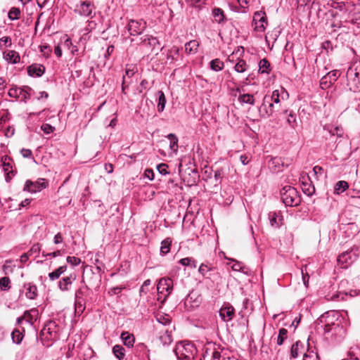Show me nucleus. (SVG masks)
<instances>
[{"mask_svg":"<svg viewBox=\"0 0 360 360\" xmlns=\"http://www.w3.org/2000/svg\"><path fill=\"white\" fill-rule=\"evenodd\" d=\"M161 51L162 55L166 53L167 61L166 63H172L175 60H177L178 57L179 56V50L177 46H172L169 49H166L165 48H162Z\"/></svg>","mask_w":360,"mask_h":360,"instance_id":"nucleus-22","label":"nucleus"},{"mask_svg":"<svg viewBox=\"0 0 360 360\" xmlns=\"http://www.w3.org/2000/svg\"><path fill=\"white\" fill-rule=\"evenodd\" d=\"M349 360H360V347H352L349 352Z\"/></svg>","mask_w":360,"mask_h":360,"instance_id":"nucleus-46","label":"nucleus"},{"mask_svg":"<svg viewBox=\"0 0 360 360\" xmlns=\"http://www.w3.org/2000/svg\"><path fill=\"white\" fill-rule=\"evenodd\" d=\"M340 76L339 70H334L326 74L321 79V86L322 89L330 86Z\"/></svg>","mask_w":360,"mask_h":360,"instance_id":"nucleus-19","label":"nucleus"},{"mask_svg":"<svg viewBox=\"0 0 360 360\" xmlns=\"http://www.w3.org/2000/svg\"><path fill=\"white\" fill-rule=\"evenodd\" d=\"M349 188V184L346 181H338L334 186V194L340 195Z\"/></svg>","mask_w":360,"mask_h":360,"instance_id":"nucleus-34","label":"nucleus"},{"mask_svg":"<svg viewBox=\"0 0 360 360\" xmlns=\"http://www.w3.org/2000/svg\"><path fill=\"white\" fill-rule=\"evenodd\" d=\"M146 23L142 20H131L127 25V29L131 35H138L145 29Z\"/></svg>","mask_w":360,"mask_h":360,"instance_id":"nucleus-20","label":"nucleus"},{"mask_svg":"<svg viewBox=\"0 0 360 360\" xmlns=\"http://www.w3.org/2000/svg\"><path fill=\"white\" fill-rule=\"evenodd\" d=\"M252 22L255 25L254 30L256 32H264L268 25L266 13L264 11H256L253 15Z\"/></svg>","mask_w":360,"mask_h":360,"instance_id":"nucleus-12","label":"nucleus"},{"mask_svg":"<svg viewBox=\"0 0 360 360\" xmlns=\"http://www.w3.org/2000/svg\"><path fill=\"white\" fill-rule=\"evenodd\" d=\"M41 250V245L39 243L34 244L27 253L31 256L33 254H39Z\"/></svg>","mask_w":360,"mask_h":360,"instance_id":"nucleus-57","label":"nucleus"},{"mask_svg":"<svg viewBox=\"0 0 360 360\" xmlns=\"http://www.w3.org/2000/svg\"><path fill=\"white\" fill-rule=\"evenodd\" d=\"M281 200L285 206L296 207L301 200L297 191L294 187L285 186L281 190Z\"/></svg>","mask_w":360,"mask_h":360,"instance_id":"nucleus-9","label":"nucleus"},{"mask_svg":"<svg viewBox=\"0 0 360 360\" xmlns=\"http://www.w3.org/2000/svg\"><path fill=\"white\" fill-rule=\"evenodd\" d=\"M346 77L347 86L353 91H360V62H354L348 68Z\"/></svg>","mask_w":360,"mask_h":360,"instance_id":"nucleus-7","label":"nucleus"},{"mask_svg":"<svg viewBox=\"0 0 360 360\" xmlns=\"http://www.w3.org/2000/svg\"><path fill=\"white\" fill-rule=\"evenodd\" d=\"M32 313H36V315H37V311L36 309L26 311L23 315L25 317V320H26L30 324H32L34 321L36 320V319L34 318V316L32 314Z\"/></svg>","mask_w":360,"mask_h":360,"instance_id":"nucleus-49","label":"nucleus"},{"mask_svg":"<svg viewBox=\"0 0 360 360\" xmlns=\"http://www.w3.org/2000/svg\"><path fill=\"white\" fill-rule=\"evenodd\" d=\"M76 279L75 274H70L69 276L63 278L58 283V287L62 291H68L70 285Z\"/></svg>","mask_w":360,"mask_h":360,"instance_id":"nucleus-24","label":"nucleus"},{"mask_svg":"<svg viewBox=\"0 0 360 360\" xmlns=\"http://www.w3.org/2000/svg\"><path fill=\"white\" fill-rule=\"evenodd\" d=\"M222 177H223L222 169H217L214 172V179L215 181V185H217V184L221 183Z\"/></svg>","mask_w":360,"mask_h":360,"instance_id":"nucleus-55","label":"nucleus"},{"mask_svg":"<svg viewBox=\"0 0 360 360\" xmlns=\"http://www.w3.org/2000/svg\"><path fill=\"white\" fill-rule=\"evenodd\" d=\"M11 336H12V339H13V342L17 344L20 343L23 338L22 333L21 332H20V330H16V329L13 331Z\"/></svg>","mask_w":360,"mask_h":360,"instance_id":"nucleus-51","label":"nucleus"},{"mask_svg":"<svg viewBox=\"0 0 360 360\" xmlns=\"http://www.w3.org/2000/svg\"><path fill=\"white\" fill-rule=\"evenodd\" d=\"M360 255V249L357 246H353L349 250L338 255V264L342 269H347L356 262Z\"/></svg>","mask_w":360,"mask_h":360,"instance_id":"nucleus-8","label":"nucleus"},{"mask_svg":"<svg viewBox=\"0 0 360 360\" xmlns=\"http://www.w3.org/2000/svg\"><path fill=\"white\" fill-rule=\"evenodd\" d=\"M67 262L73 266H77L81 262V259L76 257H68Z\"/></svg>","mask_w":360,"mask_h":360,"instance_id":"nucleus-63","label":"nucleus"},{"mask_svg":"<svg viewBox=\"0 0 360 360\" xmlns=\"http://www.w3.org/2000/svg\"><path fill=\"white\" fill-rule=\"evenodd\" d=\"M101 282L100 277L93 271L87 272L82 276V283H84L85 288L87 290L91 287H98Z\"/></svg>","mask_w":360,"mask_h":360,"instance_id":"nucleus-16","label":"nucleus"},{"mask_svg":"<svg viewBox=\"0 0 360 360\" xmlns=\"http://www.w3.org/2000/svg\"><path fill=\"white\" fill-rule=\"evenodd\" d=\"M212 270V266L208 264L202 263L198 269V272L205 276L209 271Z\"/></svg>","mask_w":360,"mask_h":360,"instance_id":"nucleus-48","label":"nucleus"},{"mask_svg":"<svg viewBox=\"0 0 360 360\" xmlns=\"http://www.w3.org/2000/svg\"><path fill=\"white\" fill-rule=\"evenodd\" d=\"M172 243V239L169 237L163 240L160 243V254L161 255H166L169 252Z\"/></svg>","mask_w":360,"mask_h":360,"instance_id":"nucleus-29","label":"nucleus"},{"mask_svg":"<svg viewBox=\"0 0 360 360\" xmlns=\"http://www.w3.org/2000/svg\"><path fill=\"white\" fill-rule=\"evenodd\" d=\"M339 313L336 311H329L323 314L319 319V324L324 330L328 338H330L334 342H340L345 337V330L342 326H340Z\"/></svg>","mask_w":360,"mask_h":360,"instance_id":"nucleus-1","label":"nucleus"},{"mask_svg":"<svg viewBox=\"0 0 360 360\" xmlns=\"http://www.w3.org/2000/svg\"><path fill=\"white\" fill-rule=\"evenodd\" d=\"M200 360H238V359L228 349L209 344L205 348Z\"/></svg>","mask_w":360,"mask_h":360,"instance_id":"nucleus-3","label":"nucleus"},{"mask_svg":"<svg viewBox=\"0 0 360 360\" xmlns=\"http://www.w3.org/2000/svg\"><path fill=\"white\" fill-rule=\"evenodd\" d=\"M324 130L327 131L331 136H337L342 137L344 134L343 129L338 126L326 125L323 127Z\"/></svg>","mask_w":360,"mask_h":360,"instance_id":"nucleus-28","label":"nucleus"},{"mask_svg":"<svg viewBox=\"0 0 360 360\" xmlns=\"http://www.w3.org/2000/svg\"><path fill=\"white\" fill-rule=\"evenodd\" d=\"M288 96V93L284 89L281 88L280 90L276 89L273 91L271 94H266L265 102L268 103L271 101L281 109L282 102L287 100Z\"/></svg>","mask_w":360,"mask_h":360,"instance_id":"nucleus-10","label":"nucleus"},{"mask_svg":"<svg viewBox=\"0 0 360 360\" xmlns=\"http://www.w3.org/2000/svg\"><path fill=\"white\" fill-rule=\"evenodd\" d=\"M303 360H319V356L314 351H308L304 354Z\"/></svg>","mask_w":360,"mask_h":360,"instance_id":"nucleus-52","label":"nucleus"},{"mask_svg":"<svg viewBox=\"0 0 360 360\" xmlns=\"http://www.w3.org/2000/svg\"><path fill=\"white\" fill-rule=\"evenodd\" d=\"M287 122L293 128L297 126L296 116L292 111L288 114Z\"/></svg>","mask_w":360,"mask_h":360,"instance_id":"nucleus-54","label":"nucleus"},{"mask_svg":"<svg viewBox=\"0 0 360 360\" xmlns=\"http://www.w3.org/2000/svg\"><path fill=\"white\" fill-rule=\"evenodd\" d=\"M12 44L11 39L9 37H3L0 39V48L2 49L4 45L11 46Z\"/></svg>","mask_w":360,"mask_h":360,"instance_id":"nucleus-58","label":"nucleus"},{"mask_svg":"<svg viewBox=\"0 0 360 360\" xmlns=\"http://www.w3.org/2000/svg\"><path fill=\"white\" fill-rule=\"evenodd\" d=\"M248 67L249 66L245 62V60L243 59H239L234 66V70L237 72L243 73L248 70Z\"/></svg>","mask_w":360,"mask_h":360,"instance_id":"nucleus-42","label":"nucleus"},{"mask_svg":"<svg viewBox=\"0 0 360 360\" xmlns=\"http://www.w3.org/2000/svg\"><path fill=\"white\" fill-rule=\"evenodd\" d=\"M212 15L214 18V21L220 24L225 21V15L224 11L220 8H214L212 10Z\"/></svg>","mask_w":360,"mask_h":360,"instance_id":"nucleus-35","label":"nucleus"},{"mask_svg":"<svg viewBox=\"0 0 360 360\" xmlns=\"http://www.w3.org/2000/svg\"><path fill=\"white\" fill-rule=\"evenodd\" d=\"M269 219L271 226H272L274 227L278 228L282 224V223H281L282 217L281 216L278 218V214L275 212H271L269 213Z\"/></svg>","mask_w":360,"mask_h":360,"instance_id":"nucleus-33","label":"nucleus"},{"mask_svg":"<svg viewBox=\"0 0 360 360\" xmlns=\"http://www.w3.org/2000/svg\"><path fill=\"white\" fill-rule=\"evenodd\" d=\"M18 98H20L21 101H26L30 98V94L25 89H19V94Z\"/></svg>","mask_w":360,"mask_h":360,"instance_id":"nucleus-56","label":"nucleus"},{"mask_svg":"<svg viewBox=\"0 0 360 360\" xmlns=\"http://www.w3.org/2000/svg\"><path fill=\"white\" fill-rule=\"evenodd\" d=\"M20 11L18 8L13 7L8 12V18L11 20H17L20 18Z\"/></svg>","mask_w":360,"mask_h":360,"instance_id":"nucleus-50","label":"nucleus"},{"mask_svg":"<svg viewBox=\"0 0 360 360\" xmlns=\"http://www.w3.org/2000/svg\"><path fill=\"white\" fill-rule=\"evenodd\" d=\"M302 189L309 196H311L315 192V188L311 182L302 181Z\"/></svg>","mask_w":360,"mask_h":360,"instance_id":"nucleus-39","label":"nucleus"},{"mask_svg":"<svg viewBox=\"0 0 360 360\" xmlns=\"http://www.w3.org/2000/svg\"><path fill=\"white\" fill-rule=\"evenodd\" d=\"M27 291L25 295L28 299L34 300L37 296V288L35 285L27 283L25 285Z\"/></svg>","mask_w":360,"mask_h":360,"instance_id":"nucleus-30","label":"nucleus"},{"mask_svg":"<svg viewBox=\"0 0 360 360\" xmlns=\"http://www.w3.org/2000/svg\"><path fill=\"white\" fill-rule=\"evenodd\" d=\"M48 182L44 179H40L36 181L27 180L25 184L24 190L31 193H36L46 188Z\"/></svg>","mask_w":360,"mask_h":360,"instance_id":"nucleus-15","label":"nucleus"},{"mask_svg":"<svg viewBox=\"0 0 360 360\" xmlns=\"http://www.w3.org/2000/svg\"><path fill=\"white\" fill-rule=\"evenodd\" d=\"M210 65L211 70L216 72L221 70L224 67V63L219 58L211 60Z\"/></svg>","mask_w":360,"mask_h":360,"instance_id":"nucleus-41","label":"nucleus"},{"mask_svg":"<svg viewBox=\"0 0 360 360\" xmlns=\"http://www.w3.org/2000/svg\"><path fill=\"white\" fill-rule=\"evenodd\" d=\"M199 42L197 40H191L185 44L186 52L188 54H195L198 51Z\"/></svg>","mask_w":360,"mask_h":360,"instance_id":"nucleus-31","label":"nucleus"},{"mask_svg":"<svg viewBox=\"0 0 360 360\" xmlns=\"http://www.w3.org/2000/svg\"><path fill=\"white\" fill-rule=\"evenodd\" d=\"M198 350L193 343L184 340L178 342L170 354H174L179 360H193Z\"/></svg>","mask_w":360,"mask_h":360,"instance_id":"nucleus-5","label":"nucleus"},{"mask_svg":"<svg viewBox=\"0 0 360 360\" xmlns=\"http://www.w3.org/2000/svg\"><path fill=\"white\" fill-rule=\"evenodd\" d=\"M178 137L174 134H168L165 139L160 141L161 148H159V153L164 157H172L178 151Z\"/></svg>","mask_w":360,"mask_h":360,"instance_id":"nucleus-6","label":"nucleus"},{"mask_svg":"<svg viewBox=\"0 0 360 360\" xmlns=\"http://www.w3.org/2000/svg\"><path fill=\"white\" fill-rule=\"evenodd\" d=\"M179 172L183 181L189 186L196 184L200 175L193 159L184 157L179 165Z\"/></svg>","mask_w":360,"mask_h":360,"instance_id":"nucleus-2","label":"nucleus"},{"mask_svg":"<svg viewBox=\"0 0 360 360\" xmlns=\"http://www.w3.org/2000/svg\"><path fill=\"white\" fill-rule=\"evenodd\" d=\"M4 58L13 64H16L20 62V57L19 53L13 50H8L4 51Z\"/></svg>","mask_w":360,"mask_h":360,"instance_id":"nucleus-25","label":"nucleus"},{"mask_svg":"<svg viewBox=\"0 0 360 360\" xmlns=\"http://www.w3.org/2000/svg\"><path fill=\"white\" fill-rule=\"evenodd\" d=\"M86 292L83 288H79L75 292V313L81 314L85 309L86 307Z\"/></svg>","mask_w":360,"mask_h":360,"instance_id":"nucleus-13","label":"nucleus"},{"mask_svg":"<svg viewBox=\"0 0 360 360\" xmlns=\"http://www.w3.org/2000/svg\"><path fill=\"white\" fill-rule=\"evenodd\" d=\"M270 63L266 58L262 59L259 63V72L262 74H269L270 72Z\"/></svg>","mask_w":360,"mask_h":360,"instance_id":"nucleus-38","label":"nucleus"},{"mask_svg":"<svg viewBox=\"0 0 360 360\" xmlns=\"http://www.w3.org/2000/svg\"><path fill=\"white\" fill-rule=\"evenodd\" d=\"M174 326L171 323V317L168 314H159V340L163 347L169 345L173 342L172 332Z\"/></svg>","mask_w":360,"mask_h":360,"instance_id":"nucleus-4","label":"nucleus"},{"mask_svg":"<svg viewBox=\"0 0 360 360\" xmlns=\"http://www.w3.org/2000/svg\"><path fill=\"white\" fill-rule=\"evenodd\" d=\"M221 319L228 322L233 319L235 314V309L233 307L229 302H225L219 311Z\"/></svg>","mask_w":360,"mask_h":360,"instance_id":"nucleus-17","label":"nucleus"},{"mask_svg":"<svg viewBox=\"0 0 360 360\" xmlns=\"http://www.w3.org/2000/svg\"><path fill=\"white\" fill-rule=\"evenodd\" d=\"M283 167L284 162L281 160V158H272L269 161V167L273 172H279L282 171Z\"/></svg>","mask_w":360,"mask_h":360,"instance_id":"nucleus-23","label":"nucleus"},{"mask_svg":"<svg viewBox=\"0 0 360 360\" xmlns=\"http://www.w3.org/2000/svg\"><path fill=\"white\" fill-rule=\"evenodd\" d=\"M179 263L183 266H191L192 268H195L197 266V262L192 257H185L181 259L179 261Z\"/></svg>","mask_w":360,"mask_h":360,"instance_id":"nucleus-45","label":"nucleus"},{"mask_svg":"<svg viewBox=\"0 0 360 360\" xmlns=\"http://www.w3.org/2000/svg\"><path fill=\"white\" fill-rule=\"evenodd\" d=\"M121 338L122 339L124 344L129 347H132L135 341L134 336L129 332L122 333Z\"/></svg>","mask_w":360,"mask_h":360,"instance_id":"nucleus-36","label":"nucleus"},{"mask_svg":"<svg viewBox=\"0 0 360 360\" xmlns=\"http://www.w3.org/2000/svg\"><path fill=\"white\" fill-rule=\"evenodd\" d=\"M67 269L66 266H61L57 269L49 274V276L51 281H54L60 277Z\"/></svg>","mask_w":360,"mask_h":360,"instance_id":"nucleus-43","label":"nucleus"},{"mask_svg":"<svg viewBox=\"0 0 360 360\" xmlns=\"http://www.w3.org/2000/svg\"><path fill=\"white\" fill-rule=\"evenodd\" d=\"M10 278L7 276H5V277H3V278H0V287L3 289V288H10L9 286V284H10Z\"/></svg>","mask_w":360,"mask_h":360,"instance_id":"nucleus-59","label":"nucleus"},{"mask_svg":"<svg viewBox=\"0 0 360 360\" xmlns=\"http://www.w3.org/2000/svg\"><path fill=\"white\" fill-rule=\"evenodd\" d=\"M44 69L45 68L43 65H31L28 68V73L30 76L35 75L37 77H39L43 75Z\"/></svg>","mask_w":360,"mask_h":360,"instance_id":"nucleus-37","label":"nucleus"},{"mask_svg":"<svg viewBox=\"0 0 360 360\" xmlns=\"http://www.w3.org/2000/svg\"><path fill=\"white\" fill-rule=\"evenodd\" d=\"M351 22L352 24H360V11L356 12L353 14Z\"/></svg>","mask_w":360,"mask_h":360,"instance_id":"nucleus-64","label":"nucleus"},{"mask_svg":"<svg viewBox=\"0 0 360 360\" xmlns=\"http://www.w3.org/2000/svg\"><path fill=\"white\" fill-rule=\"evenodd\" d=\"M288 331L287 329L282 328L278 330V335L276 340V343L278 345H282L284 340L288 338Z\"/></svg>","mask_w":360,"mask_h":360,"instance_id":"nucleus-44","label":"nucleus"},{"mask_svg":"<svg viewBox=\"0 0 360 360\" xmlns=\"http://www.w3.org/2000/svg\"><path fill=\"white\" fill-rule=\"evenodd\" d=\"M173 285V280L170 278L159 279V300L162 299L160 295H163L164 296L163 300H161V303H163L172 292Z\"/></svg>","mask_w":360,"mask_h":360,"instance_id":"nucleus-11","label":"nucleus"},{"mask_svg":"<svg viewBox=\"0 0 360 360\" xmlns=\"http://www.w3.org/2000/svg\"><path fill=\"white\" fill-rule=\"evenodd\" d=\"M58 193L60 195L58 202L60 206L69 205L72 201L73 192L68 191L65 188L60 187Z\"/></svg>","mask_w":360,"mask_h":360,"instance_id":"nucleus-21","label":"nucleus"},{"mask_svg":"<svg viewBox=\"0 0 360 360\" xmlns=\"http://www.w3.org/2000/svg\"><path fill=\"white\" fill-rule=\"evenodd\" d=\"M166 98L163 92L159 91V112L163 111L165 107Z\"/></svg>","mask_w":360,"mask_h":360,"instance_id":"nucleus-53","label":"nucleus"},{"mask_svg":"<svg viewBox=\"0 0 360 360\" xmlns=\"http://www.w3.org/2000/svg\"><path fill=\"white\" fill-rule=\"evenodd\" d=\"M93 9L94 5H92L90 2L84 1L81 4L79 11L81 15L92 18Z\"/></svg>","mask_w":360,"mask_h":360,"instance_id":"nucleus-27","label":"nucleus"},{"mask_svg":"<svg viewBox=\"0 0 360 360\" xmlns=\"http://www.w3.org/2000/svg\"><path fill=\"white\" fill-rule=\"evenodd\" d=\"M304 349L303 343L298 340L295 344H293L290 349V356L292 358H297L299 355V353L301 352Z\"/></svg>","mask_w":360,"mask_h":360,"instance_id":"nucleus-32","label":"nucleus"},{"mask_svg":"<svg viewBox=\"0 0 360 360\" xmlns=\"http://www.w3.org/2000/svg\"><path fill=\"white\" fill-rule=\"evenodd\" d=\"M114 354L119 359H122L124 356V349L121 345H115L112 348Z\"/></svg>","mask_w":360,"mask_h":360,"instance_id":"nucleus-47","label":"nucleus"},{"mask_svg":"<svg viewBox=\"0 0 360 360\" xmlns=\"http://www.w3.org/2000/svg\"><path fill=\"white\" fill-rule=\"evenodd\" d=\"M11 260H6L5 264L3 265L2 269L5 274H8L9 273L13 272V268L10 265H8V264H11Z\"/></svg>","mask_w":360,"mask_h":360,"instance_id":"nucleus-61","label":"nucleus"},{"mask_svg":"<svg viewBox=\"0 0 360 360\" xmlns=\"http://www.w3.org/2000/svg\"><path fill=\"white\" fill-rule=\"evenodd\" d=\"M279 110L280 108L271 101L266 103L264 96L263 102L259 108V112L261 117L268 118L271 117L274 112L278 111Z\"/></svg>","mask_w":360,"mask_h":360,"instance_id":"nucleus-14","label":"nucleus"},{"mask_svg":"<svg viewBox=\"0 0 360 360\" xmlns=\"http://www.w3.org/2000/svg\"><path fill=\"white\" fill-rule=\"evenodd\" d=\"M1 161L3 169L6 174V179L7 181H9L15 172L13 168V160L10 157L5 155L2 157Z\"/></svg>","mask_w":360,"mask_h":360,"instance_id":"nucleus-18","label":"nucleus"},{"mask_svg":"<svg viewBox=\"0 0 360 360\" xmlns=\"http://www.w3.org/2000/svg\"><path fill=\"white\" fill-rule=\"evenodd\" d=\"M137 72V68L133 64L127 65L125 70V75L123 76L122 81V89L124 90L125 86L129 84L127 77L131 78Z\"/></svg>","mask_w":360,"mask_h":360,"instance_id":"nucleus-26","label":"nucleus"},{"mask_svg":"<svg viewBox=\"0 0 360 360\" xmlns=\"http://www.w3.org/2000/svg\"><path fill=\"white\" fill-rule=\"evenodd\" d=\"M238 101L242 103H247L250 105L255 104V98L253 95L250 94H240L238 96Z\"/></svg>","mask_w":360,"mask_h":360,"instance_id":"nucleus-40","label":"nucleus"},{"mask_svg":"<svg viewBox=\"0 0 360 360\" xmlns=\"http://www.w3.org/2000/svg\"><path fill=\"white\" fill-rule=\"evenodd\" d=\"M41 129L45 134H47L53 132L55 129V128L49 124H43L41 127Z\"/></svg>","mask_w":360,"mask_h":360,"instance_id":"nucleus-62","label":"nucleus"},{"mask_svg":"<svg viewBox=\"0 0 360 360\" xmlns=\"http://www.w3.org/2000/svg\"><path fill=\"white\" fill-rule=\"evenodd\" d=\"M56 327V324L54 321H50L47 325L45 326V327L43 328V330H41V332L43 333L44 331L45 330H47V332L51 335L52 333V331L54 328Z\"/></svg>","mask_w":360,"mask_h":360,"instance_id":"nucleus-60","label":"nucleus"}]
</instances>
